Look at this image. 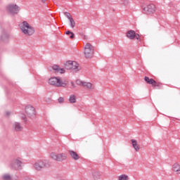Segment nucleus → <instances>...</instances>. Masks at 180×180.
<instances>
[{
    "instance_id": "obj_18",
    "label": "nucleus",
    "mask_w": 180,
    "mask_h": 180,
    "mask_svg": "<svg viewBox=\"0 0 180 180\" xmlns=\"http://www.w3.org/2000/svg\"><path fill=\"white\" fill-rule=\"evenodd\" d=\"M83 86L86 89H92V83L84 82Z\"/></svg>"
},
{
    "instance_id": "obj_2",
    "label": "nucleus",
    "mask_w": 180,
    "mask_h": 180,
    "mask_svg": "<svg viewBox=\"0 0 180 180\" xmlns=\"http://www.w3.org/2000/svg\"><path fill=\"white\" fill-rule=\"evenodd\" d=\"M50 165H51V162H50V160H37L34 164V168L37 171H41L42 168H48Z\"/></svg>"
},
{
    "instance_id": "obj_31",
    "label": "nucleus",
    "mask_w": 180,
    "mask_h": 180,
    "mask_svg": "<svg viewBox=\"0 0 180 180\" xmlns=\"http://www.w3.org/2000/svg\"><path fill=\"white\" fill-rule=\"evenodd\" d=\"M58 102H59V103H64V98L60 97V98H58Z\"/></svg>"
},
{
    "instance_id": "obj_29",
    "label": "nucleus",
    "mask_w": 180,
    "mask_h": 180,
    "mask_svg": "<svg viewBox=\"0 0 180 180\" xmlns=\"http://www.w3.org/2000/svg\"><path fill=\"white\" fill-rule=\"evenodd\" d=\"M123 5H124V6H127V5H129V0H123Z\"/></svg>"
},
{
    "instance_id": "obj_27",
    "label": "nucleus",
    "mask_w": 180,
    "mask_h": 180,
    "mask_svg": "<svg viewBox=\"0 0 180 180\" xmlns=\"http://www.w3.org/2000/svg\"><path fill=\"white\" fill-rule=\"evenodd\" d=\"M85 82H82L81 80H77L76 81V84L77 85H82V86H84V84Z\"/></svg>"
},
{
    "instance_id": "obj_14",
    "label": "nucleus",
    "mask_w": 180,
    "mask_h": 180,
    "mask_svg": "<svg viewBox=\"0 0 180 180\" xmlns=\"http://www.w3.org/2000/svg\"><path fill=\"white\" fill-rule=\"evenodd\" d=\"M13 129L15 130V131H20L22 130V126L19 122H15L13 124Z\"/></svg>"
},
{
    "instance_id": "obj_12",
    "label": "nucleus",
    "mask_w": 180,
    "mask_h": 180,
    "mask_svg": "<svg viewBox=\"0 0 180 180\" xmlns=\"http://www.w3.org/2000/svg\"><path fill=\"white\" fill-rule=\"evenodd\" d=\"M69 154L75 161H78V160H79V155H78L77 152L74 150H69Z\"/></svg>"
},
{
    "instance_id": "obj_4",
    "label": "nucleus",
    "mask_w": 180,
    "mask_h": 180,
    "mask_svg": "<svg viewBox=\"0 0 180 180\" xmlns=\"http://www.w3.org/2000/svg\"><path fill=\"white\" fill-rule=\"evenodd\" d=\"M141 11L142 13H144V15H151L155 13L157 8H155V5L150 4L146 6L142 5Z\"/></svg>"
},
{
    "instance_id": "obj_5",
    "label": "nucleus",
    "mask_w": 180,
    "mask_h": 180,
    "mask_svg": "<svg viewBox=\"0 0 180 180\" xmlns=\"http://www.w3.org/2000/svg\"><path fill=\"white\" fill-rule=\"evenodd\" d=\"M50 157L51 158H52V160H54L55 161H58L59 162L65 161V160H67V155L64 153H57L52 152L50 154Z\"/></svg>"
},
{
    "instance_id": "obj_22",
    "label": "nucleus",
    "mask_w": 180,
    "mask_h": 180,
    "mask_svg": "<svg viewBox=\"0 0 180 180\" xmlns=\"http://www.w3.org/2000/svg\"><path fill=\"white\" fill-rule=\"evenodd\" d=\"M65 34L68 35V36H70V39H74L75 37V34H74V32L70 31V30H68L66 31Z\"/></svg>"
},
{
    "instance_id": "obj_33",
    "label": "nucleus",
    "mask_w": 180,
    "mask_h": 180,
    "mask_svg": "<svg viewBox=\"0 0 180 180\" xmlns=\"http://www.w3.org/2000/svg\"><path fill=\"white\" fill-rule=\"evenodd\" d=\"M70 84L72 88H77V85H75V83H74V82H71Z\"/></svg>"
},
{
    "instance_id": "obj_23",
    "label": "nucleus",
    "mask_w": 180,
    "mask_h": 180,
    "mask_svg": "<svg viewBox=\"0 0 180 180\" xmlns=\"http://www.w3.org/2000/svg\"><path fill=\"white\" fill-rule=\"evenodd\" d=\"M69 22L70 27H72V29H74V27H75V20H74V18H70L69 20Z\"/></svg>"
},
{
    "instance_id": "obj_10",
    "label": "nucleus",
    "mask_w": 180,
    "mask_h": 180,
    "mask_svg": "<svg viewBox=\"0 0 180 180\" xmlns=\"http://www.w3.org/2000/svg\"><path fill=\"white\" fill-rule=\"evenodd\" d=\"M52 70H53L55 72H58L59 74H64V72H65V70L64 68H60V66L57 65H53Z\"/></svg>"
},
{
    "instance_id": "obj_20",
    "label": "nucleus",
    "mask_w": 180,
    "mask_h": 180,
    "mask_svg": "<svg viewBox=\"0 0 180 180\" xmlns=\"http://www.w3.org/2000/svg\"><path fill=\"white\" fill-rule=\"evenodd\" d=\"M93 178L96 180L101 179V173H99L98 172H93Z\"/></svg>"
},
{
    "instance_id": "obj_7",
    "label": "nucleus",
    "mask_w": 180,
    "mask_h": 180,
    "mask_svg": "<svg viewBox=\"0 0 180 180\" xmlns=\"http://www.w3.org/2000/svg\"><path fill=\"white\" fill-rule=\"evenodd\" d=\"M25 113L28 117L33 119L36 116V109L32 105H27L25 107Z\"/></svg>"
},
{
    "instance_id": "obj_34",
    "label": "nucleus",
    "mask_w": 180,
    "mask_h": 180,
    "mask_svg": "<svg viewBox=\"0 0 180 180\" xmlns=\"http://www.w3.org/2000/svg\"><path fill=\"white\" fill-rule=\"evenodd\" d=\"M20 27L22 31H23V24H20Z\"/></svg>"
},
{
    "instance_id": "obj_1",
    "label": "nucleus",
    "mask_w": 180,
    "mask_h": 180,
    "mask_svg": "<svg viewBox=\"0 0 180 180\" xmlns=\"http://www.w3.org/2000/svg\"><path fill=\"white\" fill-rule=\"evenodd\" d=\"M68 84V81L67 80H61L58 77H52L49 79V84L52 85L53 86H63L65 88Z\"/></svg>"
},
{
    "instance_id": "obj_30",
    "label": "nucleus",
    "mask_w": 180,
    "mask_h": 180,
    "mask_svg": "<svg viewBox=\"0 0 180 180\" xmlns=\"http://www.w3.org/2000/svg\"><path fill=\"white\" fill-rule=\"evenodd\" d=\"M135 39H136V40H141V39L140 38V34H136V32H135Z\"/></svg>"
},
{
    "instance_id": "obj_19",
    "label": "nucleus",
    "mask_w": 180,
    "mask_h": 180,
    "mask_svg": "<svg viewBox=\"0 0 180 180\" xmlns=\"http://www.w3.org/2000/svg\"><path fill=\"white\" fill-rule=\"evenodd\" d=\"M69 101L70 103H75V102H77V97L75 96V95L74 94L70 95L69 98Z\"/></svg>"
},
{
    "instance_id": "obj_16",
    "label": "nucleus",
    "mask_w": 180,
    "mask_h": 180,
    "mask_svg": "<svg viewBox=\"0 0 180 180\" xmlns=\"http://www.w3.org/2000/svg\"><path fill=\"white\" fill-rule=\"evenodd\" d=\"M173 171L176 172V174H180V165L179 163H174L173 165Z\"/></svg>"
},
{
    "instance_id": "obj_3",
    "label": "nucleus",
    "mask_w": 180,
    "mask_h": 180,
    "mask_svg": "<svg viewBox=\"0 0 180 180\" xmlns=\"http://www.w3.org/2000/svg\"><path fill=\"white\" fill-rule=\"evenodd\" d=\"M84 53L86 58H92L95 53V49L94 48V46L89 43L86 44Z\"/></svg>"
},
{
    "instance_id": "obj_25",
    "label": "nucleus",
    "mask_w": 180,
    "mask_h": 180,
    "mask_svg": "<svg viewBox=\"0 0 180 180\" xmlns=\"http://www.w3.org/2000/svg\"><path fill=\"white\" fill-rule=\"evenodd\" d=\"M3 180H11V176L9 174H4L3 176Z\"/></svg>"
},
{
    "instance_id": "obj_6",
    "label": "nucleus",
    "mask_w": 180,
    "mask_h": 180,
    "mask_svg": "<svg viewBox=\"0 0 180 180\" xmlns=\"http://www.w3.org/2000/svg\"><path fill=\"white\" fill-rule=\"evenodd\" d=\"M23 34L26 36H33L34 34V28L26 21H23Z\"/></svg>"
},
{
    "instance_id": "obj_11",
    "label": "nucleus",
    "mask_w": 180,
    "mask_h": 180,
    "mask_svg": "<svg viewBox=\"0 0 180 180\" xmlns=\"http://www.w3.org/2000/svg\"><path fill=\"white\" fill-rule=\"evenodd\" d=\"M127 37L130 40H134L136 39V32L134 30H129L127 32Z\"/></svg>"
},
{
    "instance_id": "obj_35",
    "label": "nucleus",
    "mask_w": 180,
    "mask_h": 180,
    "mask_svg": "<svg viewBox=\"0 0 180 180\" xmlns=\"http://www.w3.org/2000/svg\"><path fill=\"white\" fill-rule=\"evenodd\" d=\"M41 2H43V4H44L46 2V0H41Z\"/></svg>"
},
{
    "instance_id": "obj_15",
    "label": "nucleus",
    "mask_w": 180,
    "mask_h": 180,
    "mask_svg": "<svg viewBox=\"0 0 180 180\" xmlns=\"http://www.w3.org/2000/svg\"><path fill=\"white\" fill-rule=\"evenodd\" d=\"M132 146L136 151H139L140 150V146L139 144H137V141L135 139H131V140Z\"/></svg>"
},
{
    "instance_id": "obj_24",
    "label": "nucleus",
    "mask_w": 180,
    "mask_h": 180,
    "mask_svg": "<svg viewBox=\"0 0 180 180\" xmlns=\"http://www.w3.org/2000/svg\"><path fill=\"white\" fill-rule=\"evenodd\" d=\"M63 13L65 16L68 19V20H70V19H72V16H71V13L68 12H64Z\"/></svg>"
},
{
    "instance_id": "obj_17",
    "label": "nucleus",
    "mask_w": 180,
    "mask_h": 180,
    "mask_svg": "<svg viewBox=\"0 0 180 180\" xmlns=\"http://www.w3.org/2000/svg\"><path fill=\"white\" fill-rule=\"evenodd\" d=\"M65 68L66 70H72V61L68 60L65 63Z\"/></svg>"
},
{
    "instance_id": "obj_13",
    "label": "nucleus",
    "mask_w": 180,
    "mask_h": 180,
    "mask_svg": "<svg viewBox=\"0 0 180 180\" xmlns=\"http://www.w3.org/2000/svg\"><path fill=\"white\" fill-rule=\"evenodd\" d=\"M72 71L73 72H78L79 71V64L77 63V62L74 61L72 62Z\"/></svg>"
},
{
    "instance_id": "obj_36",
    "label": "nucleus",
    "mask_w": 180,
    "mask_h": 180,
    "mask_svg": "<svg viewBox=\"0 0 180 180\" xmlns=\"http://www.w3.org/2000/svg\"><path fill=\"white\" fill-rule=\"evenodd\" d=\"M23 122H27L26 118H23Z\"/></svg>"
},
{
    "instance_id": "obj_28",
    "label": "nucleus",
    "mask_w": 180,
    "mask_h": 180,
    "mask_svg": "<svg viewBox=\"0 0 180 180\" xmlns=\"http://www.w3.org/2000/svg\"><path fill=\"white\" fill-rule=\"evenodd\" d=\"M15 164L17 167H22V161L19 160V159L16 160Z\"/></svg>"
},
{
    "instance_id": "obj_21",
    "label": "nucleus",
    "mask_w": 180,
    "mask_h": 180,
    "mask_svg": "<svg viewBox=\"0 0 180 180\" xmlns=\"http://www.w3.org/2000/svg\"><path fill=\"white\" fill-rule=\"evenodd\" d=\"M130 178L127 174H121L118 176V180H129Z\"/></svg>"
},
{
    "instance_id": "obj_26",
    "label": "nucleus",
    "mask_w": 180,
    "mask_h": 180,
    "mask_svg": "<svg viewBox=\"0 0 180 180\" xmlns=\"http://www.w3.org/2000/svg\"><path fill=\"white\" fill-rule=\"evenodd\" d=\"M23 180H33V179L30 176H28L27 174H24Z\"/></svg>"
},
{
    "instance_id": "obj_8",
    "label": "nucleus",
    "mask_w": 180,
    "mask_h": 180,
    "mask_svg": "<svg viewBox=\"0 0 180 180\" xmlns=\"http://www.w3.org/2000/svg\"><path fill=\"white\" fill-rule=\"evenodd\" d=\"M7 9L9 11V12H11V13H18L19 7H18L16 5L11 4L7 7Z\"/></svg>"
},
{
    "instance_id": "obj_32",
    "label": "nucleus",
    "mask_w": 180,
    "mask_h": 180,
    "mask_svg": "<svg viewBox=\"0 0 180 180\" xmlns=\"http://www.w3.org/2000/svg\"><path fill=\"white\" fill-rule=\"evenodd\" d=\"M5 116H11V112L10 111H6L5 112Z\"/></svg>"
},
{
    "instance_id": "obj_9",
    "label": "nucleus",
    "mask_w": 180,
    "mask_h": 180,
    "mask_svg": "<svg viewBox=\"0 0 180 180\" xmlns=\"http://www.w3.org/2000/svg\"><path fill=\"white\" fill-rule=\"evenodd\" d=\"M145 82L149 85H152L153 86H158V83L155 82L153 79H150L148 77H145Z\"/></svg>"
}]
</instances>
